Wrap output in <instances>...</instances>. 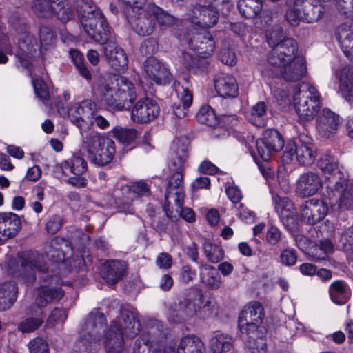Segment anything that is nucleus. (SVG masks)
<instances>
[{
	"label": "nucleus",
	"mask_w": 353,
	"mask_h": 353,
	"mask_svg": "<svg viewBox=\"0 0 353 353\" xmlns=\"http://www.w3.org/2000/svg\"><path fill=\"white\" fill-rule=\"evenodd\" d=\"M126 264L118 260L107 261L102 265L101 277L110 285H114L120 281L125 273Z\"/></svg>",
	"instance_id": "obj_29"
},
{
	"label": "nucleus",
	"mask_w": 353,
	"mask_h": 353,
	"mask_svg": "<svg viewBox=\"0 0 353 353\" xmlns=\"http://www.w3.org/2000/svg\"><path fill=\"white\" fill-rule=\"evenodd\" d=\"M114 136L125 145L133 143L137 137L138 132L135 129L117 126L112 130Z\"/></svg>",
	"instance_id": "obj_51"
},
{
	"label": "nucleus",
	"mask_w": 353,
	"mask_h": 353,
	"mask_svg": "<svg viewBox=\"0 0 353 353\" xmlns=\"http://www.w3.org/2000/svg\"><path fill=\"white\" fill-rule=\"evenodd\" d=\"M99 343L83 334L73 346L72 353H95L99 349Z\"/></svg>",
	"instance_id": "obj_47"
},
{
	"label": "nucleus",
	"mask_w": 353,
	"mask_h": 353,
	"mask_svg": "<svg viewBox=\"0 0 353 353\" xmlns=\"http://www.w3.org/2000/svg\"><path fill=\"white\" fill-rule=\"evenodd\" d=\"M106 318L103 313L98 311L91 312L86 318L81 328V333L92 340L99 342L101 332L105 331Z\"/></svg>",
	"instance_id": "obj_23"
},
{
	"label": "nucleus",
	"mask_w": 353,
	"mask_h": 353,
	"mask_svg": "<svg viewBox=\"0 0 353 353\" xmlns=\"http://www.w3.org/2000/svg\"><path fill=\"white\" fill-rule=\"evenodd\" d=\"M306 73L305 59L302 57H296L280 70L279 74L287 81H298L302 79Z\"/></svg>",
	"instance_id": "obj_27"
},
{
	"label": "nucleus",
	"mask_w": 353,
	"mask_h": 353,
	"mask_svg": "<svg viewBox=\"0 0 353 353\" xmlns=\"http://www.w3.org/2000/svg\"><path fill=\"white\" fill-rule=\"evenodd\" d=\"M294 154L301 165L313 164L316 158L317 149L313 143L312 137L305 133H301L296 141H288L285 148L283 159L285 161H290Z\"/></svg>",
	"instance_id": "obj_11"
},
{
	"label": "nucleus",
	"mask_w": 353,
	"mask_h": 353,
	"mask_svg": "<svg viewBox=\"0 0 353 353\" xmlns=\"http://www.w3.org/2000/svg\"><path fill=\"white\" fill-rule=\"evenodd\" d=\"M339 81V89L342 96L349 102L353 101V66L345 65L335 73Z\"/></svg>",
	"instance_id": "obj_30"
},
{
	"label": "nucleus",
	"mask_w": 353,
	"mask_h": 353,
	"mask_svg": "<svg viewBox=\"0 0 353 353\" xmlns=\"http://www.w3.org/2000/svg\"><path fill=\"white\" fill-rule=\"evenodd\" d=\"M141 325L134 310L121 309L120 316L110 322L104 332L103 346L106 353H122L124 339L133 338L141 331Z\"/></svg>",
	"instance_id": "obj_4"
},
{
	"label": "nucleus",
	"mask_w": 353,
	"mask_h": 353,
	"mask_svg": "<svg viewBox=\"0 0 353 353\" xmlns=\"http://www.w3.org/2000/svg\"><path fill=\"white\" fill-rule=\"evenodd\" d=\"M204 253L209 261L216 263L223 259L224 252L218 245L205 241L203 245Z\"/></svg>",
	"instance_id": "obj_52"
},
{
	"label": "nucleus",
	"mask_w": 353,
	"mask_h": 353,
	"mask_svg": "<svg viewBox=\"0 0 353 353\" xmlns=\"http://www.w3.org/2000/svg\"><path fill=\"white\" fill-rule=\"evenodd\" d=\"M91 101L85 100L81 103H74L69 108V118L77 126L80 133L90 130L94 125V109Z\"/></svg>",
	"instance_id": "obj_14"
},
{
	"label": "nucleus",
	"mask_w": 353,
	"mask_h": 353,
	"mask_svg": "<svg viewBox=\"0 0 353 353\" xmlns=\"http://www.w3.org/2000/svg\"><path fill=\"white\" fill-rule=\"evenodd\" d=\"M196 117L197 121L203 124L214 126L217 123L214 110L208 105L201 107Z\"/></svg>",
	"instance_id": "obj_53"
},
{
	"label": "nucleus",
	"mask_w": 353,
	"mask_h": 353,
	"mask_svg": "<svg viewBox=\"0 0 353 353\" xmlns=\"http://www.w3.org/2000/svg\"><path fill=\"white\" fill-rule=\"evenodd\" d=\"M284 147V141L281 134L274 129L266 130L263 137L256 141V148L259 157L267 161L272 155Z\"/></svg>",
	"instance_id": "obj_15"
},
{
	"label": "nucleus",
	"mask_w": 353,
	"mask_h": 353,
	"mask_svg": "<svg viewBox=\"0 0 353 353\" xmlns=\"http://www.w3.org/2000/svg\"><path fill=\"white\" fill-rule=\"evenodd\" d=\"M144 71L148 78L159 85L170 83L172 75L165 65L153 57H148L144 63Z\"/></svg>",
	"instance_id": "obj_21"
},
{
	"label": "nucleus",
	"mask_w": 353,
	"mask_h": 353,
	"mask_svg": "<svg viewBox=\"0 0 353 353\" xmlns=\"http://www.w3.org/2000/svg\"><path fill=\"white\" fill-rule=\"evenodd\" d=\"M319 169L331 174L334 183L327 185L325 196L330 206L347 208L353 202V194L348 192L347 178L341 171L338 159L330 153L323 154L318 161Z\"/></svg>",
	"instance_id": "obj_3"
},
{
	"label": "nucleus",
	"mask_w": 353,
	"mask_h": 353,
	"mask_svg": "<svg viewBox=\"0 0 353 353\" xmlns=\"http://www.w3.org/2000/svg\"><path fill=\"white\" fill-rule=\"evenodd\" d=\"M268 65L262 70V74L265 77H276L280 70L290 61L272 48L267 58Z\"/></svg>",
	"instance_id": "obj_37"
},
{
	"label": "nucleus",
	"mask_w": 353,
	"mask_h": 353,
	"mask_svg": "<svg viewBox=\"0 0 353 353\" xmlns=\"http://www.w3.org/2000/svg\"><path fill=\"white\" fill-rule=\"evenodd\" d=\"M184 80L185 84L181 85L179 84V86L176 88L180 103L173 105V113L178 118H183L186 115L188 109L192 105L193 99L192 91L188 86V81L185 79Z\"/></svg>",
	"instance_id": "obj_32"
},
{
	"label": "nucleus",
	"mask_w": 353,
	"mask_h": 353,
	"mask_svg": "<svg viewBox=\"0 0 353 353\" xmlns=\"http://www.w3.org/2000/svg\"><path fill=\"white\" fill-rule=\"evenodd\" d=\"M21 265V276L26 282L32 283L36 279L37 272L42 271L43 256L37 251L23 252L18 254Z\"/></svg>",
	"instance_id": "obj_18"
},
{
	"label": "nucleus",
	"mask_w": 353,
	"mask_h": 353,
	"mask_svg": "<svg viewBox=\"0 0 353 353\" xmlns=\"http://www.w3.org/2000/svg\"><path fill=\"white\" fill-rule=\"evenodd\" d=\"M102 103L116 110H128L137 98L133 83L123 76H115L114 79H101L97 88Z\"/></svg>",
	"instance_id": "obj_5"
},
{
	"label": "nucleus",
	"mask_w": 353,
	"mask_h": 353,
	"mask_svg": "<svg viewBox=\"0 0 353 353\" xmlns=\"http://www.w3.org/2000/svg\"><path fill=\"white\" fill-rule=\"evenodd\" d=\"M72 173L74 175L81 176L87 170V163L80 156H73L71 159Z\"/></svg>",
	"instance_id": "obj_59"
},
{
	"label": "nucleus",
	"mask_w": 353,
	"mask_h": 353,
	"mask_svg": "<svg viewBox=\"0 0 353 353\" xmlns=\"http://www.w3.org/2000/svg\"><path fill=\"white\" fill-rule=\"evenodd\" d=\"M261 0H239L238 9L241 14L246 19H252L262 10Z\"/></svg>",
	"instance_id": "obj_43"
},
{
	"label": "nucleus",
	"mask_w": 353,
	"mask_h": 353,
	"mask_svg": "<svg viewBox=\"0 0 353 353\" xmlns=\"http://www.w3.org/2000/svg\"><path fill=\"white\" fill-rule=\"evenodd\" d=\"M50 101V108L52 112L57 111L62 117L68 116L69 108L65 107L67 102L63 101L60 97H53L50 95V88L46 81V105Z\"/></svg>",
	"instance_id": "obj_48"
},
{
	"label": "nucleus",
	"mask_w": 353,
	"mask_h": 353,
	"mask_svg": "<svg viewBox=\"0 0 353 353\" xmlns=\"http://www.w3.org/2000/svg\"><path fill=\"white\" fill-rule=\"evenodd\" d=\"M214 83L216 92L223 98H234L239 94L236 79L231 74L220 73L215 76Z\"/></svg>",
	"instance_id": "obj_28"
},
{
	"label": "nucleus",
	"mask_w": 353,
	"mask_h": 353,
	"mask_svg": "<svg viewBox=\"0 0 353 353\" xmlns=\"http://www.w3.org/2000/svg\"><path fill=\"white\" fill-rule=\"evenodd\" d=\"M280 219L283 225L288 230H294L296 228V219L294 213L286 209H282L279 214Z\"/></svg>",
	"instance_id": "obj_57"
},
{
	"label": "nucleus",
	"mask_w": 353,
	"mask_h": 353,
	"mask_svg": "<svg viewBox=\"0 0 353 353\" xmlns=\"http://www.w3.org/2000/svg\"><path fill=\"white\" fill-rule=\"evenodd\" d=\"M70 56L79 74L86 81H90L92 79V74L84 63L83 54L77 50L71 49Z\"/></svg>",
	"instance_id": "obj_50"
},
{
	"label": "nucleus",
	"mask_w": 353,
	"mask_h": 353,
	"mask_svg": "<svg viewBox=\"0 0 353 353\" xmlns=\"http://www.w3.org/2000/svg\"><path fill=\"white\" fill-rule=\"evenodd\" d=\"M273 48L290 61L296 58L295 54L298 50L297 43L292 38L283 39Z\"/></svg>",
	"instance_id": "obj_45"
},
{
	"label": "nucleus",
	"mask_w": 353,
	"mask_h": 353,
	"mask_svg": "<svg viewBox=\"0 0 353 353\" xmlns=\"http://www.w3.org/2000/svg\"><path fill=\"white\" fill-rule=\"evenodd\" d=\"M341 123L340 117L327 108H323L316 119V130L320 136H333Z\"/></svg>",
	"instance_id": "obj_22"
},
{
	"label": "nucleus",
	"mask_w": 353,
	"mask_h": 353,
	"mask_svg": "<svg viewBox=\"0 0 353 353\" xmlns=\"http://www.w3.org/2000/svg\"><path fill=\"white\" fill-rule=\"evenodd\" d=\"M68 252L65 248H61V247L55 248V250L46 249V256L54 263H62L65 259V252Z\"/></svg>",
	"instance_id": "obj_60"
},
{
	"label": "nucleus",
	"mask_w": 353,
	"mask_h": 353,
	"mask_svg": "<svg viewBox=\"0 0 353 353\" xmlns=\"http://www.w3.org/2000/svg\"><path fill=\"white\" fill-rule=\"evenodd\" d=\"M332 301L337 305H344L350 298L347 284L341 280L334 281L329 288Z\"/></svg>",
	"instance_id": "obj_40"
},
{
	"label": "nucleus",
	"mask_w": 353,
	"mask_h": 353,
	"mask_svg": "<svg viewBox=\"0 0 353 353\" xmlns=\"http://www.w3.org/2000/svg\"><path fill=\"white\" fill-rule=\"evenodd\" d=\"M21 225V220L17 214L0 212V241L2 244L18 234Z\"/></svg>",
	"instance_id": "obj_25"
},
{
	"label": "nucleus",
	"mask_w": 353,
	"mask_h": 353,
	"mask_svg": "<svg viewBox=\"0 0 353 353\" xmlns=\"http://www.w3.org/2000/svg\"><path fill=\"white\" fill-rule=\"evenodd\" d=\"M339 243L347 252H353V226L345 228L341 233Z\"/></svg>",
	"instance_id": "obj_55"
},
{
	"label": "nucleus",
	"mask_w": 353,
	"mask_h": 353,
	"mask_svg": "<svg viewBox=\"0 0 353 353\" xmlns=\"http://www.w3.org/2000/svg\"><path fill=\"white\" fill-rule=\"evenodd\" d=\"M18 296V287L12 281L0 282V311L9 310L16 302Z\"/></svg>",
	"instance_id": "obj_34"
},
{
	"label": "nucleus",
	"mask_w": 353,
	"mask_h": 353,
	"mask_svg": "<svg viewBox=\"0 0 353 353\" xmlns=\"http://www.w3.org/2000/svg\"><path fill=\"white\" fill-rule=\"evenodd\" d=\"M250 121L257 127H263L266 125L268 121L267 106L263 101L258 102L252 106Z\"/></svg>",
	"instance_id": "obj_46"
},
{
	"label": "nucleus",
	"mask_w": 353,
	"mask_h": 353,
	"mask_svg": "<svg viewBox=\"0 0 353 353\" xmlns=\"http://www.w3.org/2000/svg\"><path fill=\"white\" fill-rule=\"evenodd\" d=\"M168 351L172 353H205V347L199 338L188 335L181 339L177 348L166 346L165 352Z\"/></svg>",
	"instance_id": "obj_31"
},
{
	"label": "nucleus",
	"mask_w": 353,
	"mask_h": 353,
	"mask_svg": "<svg viewBox=\"0 0 353 353\" xmlns=\"http://www.w3.org/2000/svg\"><path fill=\"white\" fill-rule=\"evenodd\" d=\"M250 340L248 347L252 353H266L267 344L263 336H259L257 334H246Z\"/></svg>",
	"instance_id": "obj_54"
},
{
	"label": "nucleus",
	"mask_w": 353,
	"mask_h": 353,
	"mask_svg": "<svg viewBox=\"0 0 353 353\" xmlns=\"http://www.w3.org/2000/svg\"><path fill=\"white\" fill-rule=\"evenodd\" d=\"M323 12V6L316 0H294L293 6L286 10L285 19L291 26H297L301 21L308 23L317 21Z\"/></svg>",
	"instance_id": "obj_10"
},
{
	"label": "nucleus",
	"mask_w": 353,
	"mask_h": 353,
	"mask_svg": "<svg viewBox=\"0 0 353 353\" xmlns=\"http://www.w3.org/2000/svg\"><path fill=\"white\" fill-rule=\"evenodd\" d=\"M328 210L327 203L325 201L314 198L309 199L300 207L301 220L314 225L325 217Z\"/></svg>",
	"instance_id": "obj_20"
},
{
	"label": "nucleus",
	"mask_w": 353,
	"mask_h": 353,
	"mask_svg": "<svg viewBox=\"0 0 353 353\" xmlns=\"http://www.w3.org/2000/svg\"><path fill=\"white\" fill-rule=\"evenodd\" d=\"M115 152V143L108 137L96 153V157L92 158L90 161L99 166L109 165L114 159Z\"/></svg>",
	"instance_id": "obj_39"
},
{
	"label": "nucleus",
	"mask_w": 353,
	"mask_h": 353,
	"mask_svg": "<svg viewBox=\"0 0 353 353\" xmlns=\"http://www.w3.org/2000/svg\"><path fill=\"white\" fill-rule=\"evenodd\" d=\"M187 158V146L184 144L180 145L179 141L174 142L169 164L170 170L173 173L168 178L164 211L167 217L172 221L181 217L192 223L195 221L194 211L190 208H183L185 192L182 171Z\"/></svg>",
	"instance_id": "obj_2"
},
{
	"label": "nucleus",
	"mask_w": 353,
	"mask_h": 353,
	"mask_svg": "<svg viewBox=\"0 0 353 353\" xmlns=\"http://www.w3.org/2000/svg\"><path fill=\"white\" fill-rule=\"evenodd\" d=\"M234 345V339L228 334L215 332L210 341V350L213 353H224L229 351Z\"/></svg>",
	"instance_id": "obj_42"
},
{
	"label": "nucleus",
	"mask_w": 353,
	"mask_h": 353,
	"mask_svg": "<svg viewBox=\"0 0 353 353\" xmlns=\"http://www.w3.org/2000/svg\"><path fill=\"white\" fill-rule=\"evenodd\" d=\"M263 318V307L260 303L254 302L246 305L241 312L238 321L241 334L264 336L265 329L262 325Z\"/></svg>",
	"instance_id": "obj_12"
},
{
	"label": "nucleus",
	"mask_w": 353,
	"mask_h": 353,
	"mask_svg": "<svg viewBox=\"0 0 353 353\" xmlns=\"http://www.w3.org/2000/svg\"><path fill=\"white\" fill-rule=\"evenodd\" d=\"M147 10L152 14L160 27L169 28L181 23L180 19L154 3H148Z\"/></svg>",
	"instance_id": "obj_38"
},
{
	"label": "nucleus",
	"mask_w": 353,
	"mask_h": 353,
	"mask_svg": "<svg viewBox=\"0 0 353 353\" xmlns=\"http://www.w3.org/2000/svg\"><path fill=\"white\" fill-rule=\"evenodd\" d=\"M323 187V181L318 173L308 172L301 175L296 184V191L301 197L315 195Z\"/></svg>",
	"instance_id": "obj_24"
},
{
	"label": "nucleus",
	"mask_w": 353,
	"mask_h": 353,
	"mask_svg": "<svg viewBox=\"0 0 353 353\" xmlns=\"http://www.w3.org/2000/svg\"><path fill=\"white\" fill-rule=\"evenodd\" d=\"M35 302L29 307L30 316L17 323V330L22 334L32 333L38 330L44 321V287L40 286L34 292Z\"/></svg>",
	"instance_id": "obj_13"
},
{
	"label": "nucleus",
	"mask_w": 353,
	"mask_h": 353,
	"mask_svg": "<svg viewBox=\"0 0 353 353\" xmlns=\"http://www.w3.org/2000/svg\"><path fill=\"white\" fill-rule=\"evenodd\" d=\"M67 318L65 310L61 308H55L48 318L46 326L52 327L55 323H62Z\"/></svg>",
	"instance_id": "obj_61"
},
{
	"label": "nucleus",
	"mask_w": 353,
	"mask_h": 353,
	"mask_svg": "<svg viewBox=\"0 0 353 353\" xmlns=\"http://www.w3.org/2000/svg\"><path fill=\"white\" fill-rule=\"evenodd\" d=\"M336 37L343 52L353 45V26L344 23L338 26Z\"/></svg>",
	"instance_id": "obj_44"
},
{
	"label": "nucleus",
	"mask_w": 353,
	"mask_h": 353,
	"mask_svg": "<svg viewBox=\"0 0 353 353\" xmlns=\"http://www.w3.org/2000/svg\"><path fill=\"white\" fill-rule=\"evenodd\" d=\"M119 192L122 194V199L125 200L121 204H118L120 212L133 214L134 209L131 201L138 196H147L150 194V188L144 181L129 182L121 185Z\"/></svg>",
	"instance_id": "obj_16"
},
{
	"label": "nucleus",
	"mask_w": 353,
	"mask_h": 353,
	"mask_svg": "<svg viewBox=\"0 0 353 353\" xmlns=\"http://www.w3.org/2000/svg\"><path fill=\"white\" fill-rule=\"evenodd\" d=\"M265 36L269 46L273 48L277 43L283 41V29L280 26L268 29L265 31Z\"/></svg>",
	"instance_id": "obj_56"
},
{
	"label": "nucleus",
	"mask_w": 353,
	"mask_h": 353,
	"mask_svg": "<svg viewBox=\"0 0 353 353\" xmlns=\"http://www.w3.org/2000/svg\"><path fill=\"white\" fill-rule=\"evenodd\" d=\"M216 314L215 303L206 299L201 290L192 287L186 290L170 316L174 323H180L194 317L205 319Z\"/></svg>",
	"instance_id": "obj_6"
},
{
	"label": "nucleus",
	"mask_w": 353,
	"mask_h": 353,
	"mask_svg": "<svg viewBox=\"0 0 353 353\" xmlns=\"http://www.w3.org/2000/svg\"><path fill=\"white\" fill-rule=\"evenodd\" d=\"M126 4L125 13L132 30L139 36H148L153 33L156 21L148 12L146 0H123Z\"/></svg>",
	"instance_id": "obj_8"
},
{
	"label": "nucleus",
	"mask_w": 353,
	"mask_h": 353,
	"mask_svg": "<svg viewBox=\"0 0 353 353\" xmlns=\"http://www.w3.org/2000/svg\"><path fill=\"white\" fill-rule=\"evenodd\" d=\"M82 137L81 150L86 153L87 158L91 161L96 157V153L105 143L108 137L94 130H88L81 133Z\"/></svg>",
	"instance_id": "obj_26"
},
{
	"label": "nucleus",
	"mask_w": 353,
	"mask_h": 353,
	"mask_svg": "<svg viewBox=\"0 0 353 353\" xmlns=\"http://www.w3.org/2000/svg\"><path fill=\"white\" fill-rule=\"evenodd\" d=\"M334 252V245L329 239L321 240L319 243L312 244L308 249L307 254L314 261L325 260L329 254Z\"/></svg>",
	"instance_id": "obj_41"
},
{
	"label": "nucleus",
	"mask_w": 353,
	"mask_h": 353,
	"mask_svg": "<svg viewBox=\"0 0 353 353\" xmlns=\"http://www.w3.org/2000/svg\"><path fill=\"white\" fill-rule=\"evenodd\" d=\"M160 108L157 102L150 97L140 99L131 110V119L137 123H147L155 119L159 114Z\"/></svg>",
	"instance_id": "obj_19"
},
{
	"label": "nucleus",
	"mask_w": 353,
	"mask_h": 353,
	"mask_svg": "<svg viewBox=\"0 0 353 353\" xmlns=\"http://www.w3.org/2000/svg\"><path fill=\"white\" fill-rule=\"evenodd\" d=\"M158 50V43L154 38H148L145 39L141 46V53L146 57H150Z\"/></svg>",
	"instance_id": "obj_58"
},
{
	"label": "nucleus",
	"mask_w": 353,
	"mask_h": 353,
	"mask_svg": "<svg viewBox=\"0 0 353 353\" xmlns=\"http://www.w3.org/2000/svg\"><path fill=\"white\" fill-rule=\"evenodd\" d=\"M188 19L192 23L208 28L214 26L219 19V12L212 4L192 6L186 13Z\"/></svg>",
	"instance_id": "obj_17"
},
{
	"label": "nucleus",
	"mask_w": 353,
	"mask_h": 353,
	"mask_svg": "<svg viewBox=\"0 0 353 353\" xmlns=\"http://www.w3.org/2000/svg\"><path fill=\"white\" fill-rule=\"evenodd\" d=\"M28 348L30 353H44V339L38 336L30 340Z\"/></svg>",
	"instance_id": "obj_64"
},
{
	"label": "nucleus",
	"mask_w": 353,
	"mask_h": 353,
	"mask_svg": "<svg viewBox=\"0 0 353 353\" xmlns=\"http://www.w3.org/2000/svg\"><path fill=\"white\" fill-rule=\"evenodd\" d=\"M280 258L283 264L291 266L296 263L297 261V254L294 249L287 248L282 251Z\"/></svg>",
	"instance_id": "obj_63"
},
{
	"label": "nucleus",
	"mask_w": 353,
	"mask_h": 353,
	"mask_svg": "<svg viewBox=\"0 0 353 353\" xmlns=\"http://www.w3.org/2000/svg\"><path fill=\"white\" fill-rule=\"evenodd\" d=\"M51 12L65 23L72 19L74 11L66 0H46V13Z\"/></svg>",
	"instance_id": "obj_33"
},
{
	"label": "nucleus",
	"mask_w": 353,
	"mask_h": 353,
	"mask_svg": "<svg viewBox=\"0 0 353 353\" xmlns=\"http://www.w3.org/2000/svg\"><path fill=\"white\" fill-rule=\"evenodd\" d=\"M37 54V43L35 40L29 35L26 36L23 39H19L15 54L19 61L18 66L28 70L32 77L36 97L41 102H44V81L41 77L33 76V72L37 63L35 59Z\"/></svg>",
	"instance_id": "obj_7"
},
{
	"label": "nucleus",
	"mask_w": 353,
	"mask_h": 353,
	"mask_svg": "<svg viewBox=\"0 0 353 353\" xmlns=\"http://www.w3.org/2000/svg\"><path fill=\"white\" fill-rule=\"evenodd\" d=\"M189 46L194 50H201L200 54L210 55L214 50L215 45L212 35L208 32L196 34L189 41Z\"/></svg>",
	"instance_id": "obj_36"
},
{
	"label": "nucleus",
	"mask_w": 353,
	"mask_h": 353,
	"mask_svg": "<svg viewBox=\"0 0 353 353\" xmlns=\"http://www.w3.org/2000/svg\"><path fill=\"white\" fill-rule=\"evenodd\" d=\"M185 65L194 73L207 72L210 70V62L204 58L194 59L188 54H184Z\"/></svg>",
	"instance_id": "obj_49"
},
{
	"label": "nucleus",
	"mask_w": 353,
	"mask_h": 353,
	"mask_svg": "<svg viewBox=\"0 0 353 353\" xmlns=\"http://www.w3.org/2000/svg\"><path fill=\"white\" fill-rule=\"evenodd\" d=\"M200 281L210 290H218L222 285L221 276L216 268L210 265H201Z\"/></svg>",
	"instance_id": "obj_35"
},
{
	"label": "nucleus",
	"mask_w": 353,
	"mask_h": 353,
	"mask_svg": "<svg viewBox=\"0 0 353 353\" xmlns=\"http://www.w3.org/2000/svg\"><path fill=\"white\" fill-rule=\"evenodd\" d=\"M74 6L87 35L94 42L105 44L104 52L110 64L118 72L127 68L128 59L122 48L109 41L110 29L101 10L92 0H74Z\"/></svg>",
	"instance_id": "obj_1"
},
{
	"label": "nucleus",
	"mask_w": 353,
	"mask_h": 353,
	"mask_svg": "<svg viewBox=\"0 0 353 353\" xmlns=\"http://www.w3.org/2000/svg\"><path fill=\"white\" fill-rule=\"evenodd\" d=\"M64 295V292L60 287L46 288V304L48 302H58Z\"/></svg>",
	"instance_id": "obj_62"
},
{
	"label": "nucleus",
	"mask_w": 353,
	"mask_h": 353,
	"mask_svg": "<svg viewBox=\"0 0 353 353\" xmlns=\"http://www.w3.org/2000/svg\"><path fill=\"white\" fill-rule=\"evenodd\" d=\"M320 97L314 86L307 83L299 84L294 95V104L301 122H308L315 117L320 108Z\"/></svg>",
	"instance_id": "obj_9"
}]
</instances>
